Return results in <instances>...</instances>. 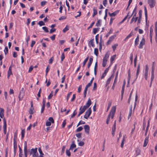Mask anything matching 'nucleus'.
Segmentation results:
<instances>
[{
  "mask_svg": "<svg viewBox=\"0 0 157 157\" xmlns=\"http://www.w3.org/2000/svg\"><path fill=\"white\" fill-rule=\"evenodd\" d=\"M91 108H90L86 112L85 115H84V117L87 119L90 117L91 113Z\"/></svg>",
  "mask_w": 157,
  "mask_h": 157,
  "instance_id": "1",
  "label": "nucleus"
},
{
  "mask_svg": "<svg viewBox=\"0 0 157 157\" xmlns=\"http://www.w3.org/2000/svg\"><path fill=\"white\" fill-rule=\"evenodd\" d=\"M147 3L151 8H153L156 3L155 0H147Z\"/></svg>",
  "mask_w": 157,
  "mask_h": 157,
  "instance_id": "2",
  "label": "nucleus"
},
{
  "mask_svg": "<svg viewBox=\"0 0 157 157\" xmlns=\"http://www.w3.org/2000/svg\"><path fill=\"white\" fill-rule=\"evenodd\" d=\"M113 109H112L111 110V111L109 113V114L110 115V117L111 116V117L112 119H113L114 117L116 109V106L113 107Z\"/></svg>",
  "mask_w": 157,
  "mask_h": 157,
  "instance_id": "3",
  "label": "nucleus"
},
{
  "mask_svg": "<svg viewBox=\"0 0 157 157\" xmlns=\"http://www.w3.org/2000/svg\"><path fill=\"white\" fill-rule=\"evenodd\" d=\"M86 109L85 106H84L83 107L81 106L79 110L80 111L79 113L78 117L81 114L83 113L85 111Z\"/></svg>",
  "mask_w": 157,
  "mask_h": 157,
  "instance_id": "4",
  "label": "nucleus"
},
{
  "mask_svg": "<svg viewBox=\"0 0 157 157\" xmlns=\"http://www.w3.org/2000/svg\"><path fill=\"white\" fill-rule=\"evenodd\" d=\"M3 131L4 133L5 134L6 133V119L4 118L3 119Z\"/></svg>",
  "mask_w": 157,
  "mask_h": 157,
  "instance_id": "5",
  "label": "nucleus"
},
{
  "mask_svg": "<svg viewBox=\"0 0 157 157\" xmlns=\"http://www.w3.org/2000/svg\"><path fill=\"white\" fill-rule=\"evenodd\" d=\"M150 40L151 43H152V34L153 33V28L152 26H151L150 27Z\"/></svg>",
  "mask_w": 157,
  "mask_h": 157,
  "instance_id": "6",
  "label": "nucleus"
},
{
  "mask_svg": "<svg viewBox=\"0 0 157 157\" xmlns=\"http://www.w3.org/2000/svg\"><path fill=\"white\" fill-rule=\"evenodd\" d=\"M145 39L143 38L140 42V44L139 46V48L140 49H141L143 48V46L145 44Z\"/></svg>",
  "mask_w": 157,
  "mask_h": 157,
  "instance_id": "7",
  "label": "nucleus"
},
{
  "mask_svg": "<svg viewBox=\"0 0 157 157\" xmlns=\"http://www.w3.org/2000/svg\"><path fill=\"white\" fill-rule=\"evenodd\" d=\"M13 66V64H11L9 68V70L8 71L7 78H9L10 76L11 75H12V71H11V68Z\"/></svg>",
  "mask_w": 157,
  "mask_h": 157,
  "instance_id": "8",
  "label": "nucleus"
},
{
  "mask_svg": "<svg viewBox=\"0 0 157 157\" xmlns=\"http://www.w3.org/2000/svg\"><path fill=\"white\" fill-rule=\"evenodd\" d=\"M84 128L85 129V132L87 133V134H89V133L90 131V127L88 125H85L84 127Z\"/></svg>",
  "mask_w": 157,
  "mask_h": 157,
  "instance_id": "9",
  "label": "nucleus"
},
{
  "mask_svg": "<svg viewBox=\"0 0 157 157\" xmlns=\"http://www.w3.org/2000/svg\"><path fill=\"white\" fill-rule=\"evenodd\" d=\"M24 154L25 157H27V142L26 141L25 142V146H24Z\"/></svg>",
  "mask_w": 157,
  "mask_h": 157,
  "instance_id": "10",
  "label": "nucleus"
},
{
  "mask_svg": "<svg viewBox=\"0 0 157 157\" xmlns=\"http://www.w3.org/2000/svg\"><path fill=\"white\" fill-rule=\"evenodd\" d=\"M91 101L90 99L89 98L86 104V105H84V106H85L86 107L87 109L91 105Z\"/></svg>",
  "mask_w": 157,
  "mask_h": 157,
  "instance_id": "11",
  "label": "nucleus"
},
{
  "mask_svg": "<svg viewBox=\"0 0 157 157\" xmlns=\"http://www.w3.org/2000/svg\"><path fill=\"white\" fill-rule=\"evenodd\" d=\"M155 40L157 41V22L155 23Z\"/></svg>",
  "mask_w": 157,
  "mask_h": 157,
  "instance_id": "12",
  "label": "nucleus"
},
{
  "mask_svg": "<svg viewBox=\"0 0 157 157\" xmlns=\"http://www.w3.org/2000/svg\"><path fill=\"white\" fill-rule=\"evenodd\" d=\"M119 13L118 10H116L112 13H109V14L111 17L115 16Z\"/></svg>",
  "mask_w": 157,
  "mask_h": 157,
  "instance_id": "13",
  "label": "nucleus"
},
{
  "mask_svg": "<svg viewBox=\"0 0 157 157\" xmlns=\"http://www.w3.org/2000/svg\"><path fill=\"white\" fill-rule=\"evenodd\" d=\"M4 110L2 108H0V117L2 118L4 117Z\"/></svg>",
  "mask_w": 157,
  "mask_h": 157,
  "instance_id": "14",
  "label": "nucleus"
},
{
  "mask_svg": "<svg viewBox=\"0 0 157 157\" xmlns=\"http://www.w3.org/2000/svg\"><path fill=\"white\" fill-rule=\"evenodd\" d=\"M148 137H146L145 138L144 141V143L143 144L144 147H145L147 145L148 141Z\"/></svg>",
  "mask_w": 157,
  "mask_h": 157,
  "instance_id": "15",
  "label": "nucleus"
},
{
  "mask_svg": "<svg viewBox=\"0 0 157 157\" xmlns=\"http://www.w3.org/2000/svg\"><path fill=\"white\" fill-rule=\"evenodd\" d=\"M140 70V64H138L137 67L136 73V79L137 78V77L139 74Z\"/></svg>",
  "mask_w": 157,
  "mask_h": 157,
  "instance_id": "16",
  "label": "nucleus"
},
{
  "mask_svg": "<svg viewBox=\"0 0 157 157\" xmlns=\"http://www.w3.org/2000/svg\"><path fill=\"white\" fill-rule=\"evenodd\" d=\"M113 76V75H112L107 80L105 84V86H106L109 84L110 82L112 79V78Z\"/></svg>",
  "mask_w": 157,
  "mask_h": 157,
  "instance_id": "17",
  "label": "nucleus"
},
{
  "mask_svg": "<svg viewBox=\"0 0 157 157\" xmlns=\"http://www.w3.org/2000/svg\"><path fill=\"white\" fill-rule=\"evenodd\" d=\"M138 17H133L132 18L131 20L130 23L131 24L133 21H134L135 22H136L137 20V19Z\"/></svg>",
  "mask_w": 157,
  "mask_h": 157,
  "instance_id": "18",
  "label": "nucleus"
},
{
  "mask_svg": "<svg viewBox=\"0 0 157 157\" xmlns=\"http://www.w3.org/2000/svg\"><path fill=\"white\" fill-rule=\"evenodd\" d=\"M37 152V148H32L30 152V154H33V153H36Z\"/></svg>",
  "mask_w": 157,
  "mask_h": 157,
  "instance_id": "19",
  "label": "nucleus"
},
{
  "mask_svg": "<svg viewBox=\"0 0 157 157\" xmlns=\"http://www.w3.org/2000/svg\"><path fill=\"white\" fill-rule=\"evenodd\" d=\"M94 39L91 40L89 42V44L92 46L93 47H94L95 46L94 44Z\"/></svg>",
  "mask_w": 157,
  "mask_h": 157,
  "instance_id": "20",
  "label": "nucleus"
},
{
  "mask_svg": "<svg viewBox=\"0 0 157 157\" xmlns=\"http://www.w3.org/2000/svg\"><path fill=\"white\" fill-rule=\"evenodd\" d=\"M144 13H145V19L147 21V11L146 9V8L145 6H144Z\"/></svg>",
  "mask_w": 157,
  "mask_h": 157,
  "instance_id": "21",
  "label": "nucleus"
},
{
  "mask_svg": "<svg viewBox=\"0 0 157 157\" xmlns=\"http://www.w3.org/2000/svg\"><path fill=\"white\" fill-rule=\"evenodd\" d=\"M93 11H94V13H93V15L92 16L93 17H94V16L96 15L97 14V13H98L97 11V9L96 8L94 7Z\"/></svg>",
  "mask_w": 157,
  "mask_h": 157,
  "instance_id": "22",
  "label": "nucleus"
},
{
  "mask_svg": "<svg viewBox=\"0 0 157 157\" xmlns=\"http://www.w3.org/2000/svg\"><path fill=\"white\" fill-rule=\"evenodd\" d=\"M149 67L147 65H146L144 74H148Z\"/></svg>",
  "mask_w": 157,
  "mask_h": 157,
  "instance_id": "23",
  "label": "nucleus"
},
{
  "mask_svg": "<svg viewBox=\"0 0 157 157\" xmlns=\"http://www.w3.org/2000/svg\"><path fill=\"white\" fill-rule=\"evenodd\" d=\"M132 106L131 105L130 107V110L129 111V113L128 114V118H129V117H131L132 114Z\"/></svg>",
  "mask_w": 157,
  "mask_h": 157,
  "instance_id": "24",
  "label": "nucleus"
},
{
  "mask_svg": "<svg viewBox=\"0 0 157 157\" xmlns=\"http://www.w3.org/2000/svg\"><path fill=\"white\" fill-rule=\"evenodd\" d=\"M17 132H15L14 133L13 141H17Z\"/></svg>",
  "mask_w": 157,
  "mask_h": 157,
  "instance_id": "25",
  "label": "nucleus"
},
{
  "mask_svg": "<svg viewBox=\"0 0 157 157\" xmlns=\"http://www.w3.org/2000/svg\"><path fill=\"white\" fill-rule=\"evenodd\" d=\"M139 36H138L136 39L135 40V43L136 45H137L138 44V42L139 41Z\"/></svg>",
  "mask_w": 157,
  "mask_h": 157,
  "instance_id": "26",
  "label": "nucleus"
},
{
  "mask_svg": "<svg viewBox=\"0 0 157 157\" xmlns=\"http://www.w3.org/2000/svg\"><path fill=\"white\" fill-rule=\"evenodd\" d=\"M76 147V145L74 144V142L73 141L72 142V144L70 146V149Z\"/></svg>",
  "mask_w": 157,
  "mask_h": 157,
  "instance_id": "27",
  "label": "nucleus"
},
{
  "mask_svg": "<svg viewBox=\"0 0 157 157\" xmlns=\"http://www.w3.org/2000/svg\"><path fill=\"white\" fill-rule=\"evenodd\" d=\"M25 130L23 129L22 130L21 132V139H23V138L25 136Z\"/></svg>",
  "mask_w": 157,
  "mask_h": 157,
  "instance_id": "28",
  "label": "nucleus"
},
{
  "mask_svg": "<svg viewBox=\"0 0 157 157\" xmlns=\"http://www.w3.org/2000/svg\"><path fill=\"white\" fill-rule=\"evenodd\" d=\"M133 35V33L131 32L124 39V41H126L127 39H128L129 37Z\"/></svg>",
  "mask_w": 157,
  "mask_h": 157,
  "instance_id": "29",
  "label": "nucleus"
},
{
  "mask_svg": "<svg viewBox=\"0 0 157 157\" xmlns=\"http://www.w3.org/2000/svg\"><path fill=\"white\" fill-rule=\"evenodd\" d=\"M69 30V27L67 25L66 27L63 29V33L66 32L67 31Z\"/></svg>",
  "mask_w": 157,
  "mask_h": 157,
  "instance_id": "30",
  "label": "nucleus"
},
{
  "mask_svg": "<svg viewBox=\"0 0 157 157\" xmlns=\"http://www.w3.org/2000/svg\"><path fill=\"white\" fill-rule=\"evenodd\" d=\"M99 28H94L93 29V32L94 34H95L99 31Z\"/></svg>",
  "mask_w": 157,
  "mask_h": 157,
  "instance_id": "31",
  "label": "nucleus"
},
{
  "mask_svg": "<svg viewBox=\"0 0 157 157\" xmlns=\"http://www.w3.org/2000/svg\"><path fill=\"white\" fill-rule=\"evenodd\" d=\"M113 31V29H111L109 32L106 35V37H107L110 34L112 33Z\"/></svg>",
  "mask_w": 157,
  "mask_h": 157,
  "instance_id": "32",
  "label": "nucleus"
},
{
  "mask_svg": "<svg viewBox=\"0 0 157 157\" xmlns=\"http://www.w3.org/2000/svg\"><path fill=\"white\" fill-rule=\"evenodd\" d=\"M137 60V56L136 55L134 59V66L135 67H136V62Z\"/></svg>",
  "mask_w": 157,
  "mask_h": 157,
  "instance_id": "33",
  "label": "nucleus"
},
{
  "mask_svg": "<svg viewBox=\"0 0 157 157\" xmlns=\"http://www.w3.org/2000/svg\"><path fill=\"white\" fill-rule=\"evenodd\" d=\"M101 20H98L96 24V26L99 27L101 25Z\"/></svg>",
  "mask_w": 157,
  "mask_h": 157,
  "instance_id": "34",
  "label": "nucleus"
},
{
  "mask_svg": "<svg viewBox=\"0 0 157 157\" xmlns=\"http://www.w3.org/2000/svg\"><path fill=\"white\" fill-rule=\"evenodd\" d=\"M38 24L40 26H42V25H45V23H44V22L42 21H40L38 23Z\"/></svg>",
  "mask_w": 157,
  "mask_h": 157,
  "instance_id": "35",
  "label": "nucleus"
},
{
  "mask_svg": "<svg viewBox=\"0 0 157 157\" xmlns=\"http://www.w3.org/2000/svg\"><path fill=\"white\" fill-rule=\"evenodd\" d=\"M116 56V55H115L111 57L110 59V62L111 63H112V62L114 60Z\"/></svg>",
  "mask_w": 157,
  "mask_h": 157,
  "instance_id": "36",
  "label": "nucleus"
},
{
  "mask_svg": "<svg viewBox=\"0 0 157 157\" xmlns=\"http://www.w3.org/2000/svg\"><path fill=\"white\" fill-rule=\"evenodd\" d=\"M89 57H87L85 59L84 61L83 62V67H84L85 66L86 63Z\"/></svg>",
  "mask_w": 157,
  "mask_h": 157,
  "instance_id": "37",
  "label": "nucleus"
},
{
  "mask_svg": "<svg viewBox=\"0 0 157 157\" xmlns=\"http://www.w3.org/2000/svg\"><path fill=\"white\" fill-rule=\"evenodd\" d=\"M42 29L46 33H48L49 31L48 30L47 27L45 26H44L42 27Z\"/></svg>",
  "mask_w": 157,
  "mask_h": 157,
  "instance_id": "38",
  "label": "nucleus"
},
{
  "mask_svg": "<svg viewBox=\"0 0 157 157\" xmlns=\"http://www.w3.org/2000/svg\"><path fill=\"white\" fill-rule=\"evenodd\" d=\"M94 54L97 56L98 54V49L95 48L94 49Z\"/></svg>",
  "mask_w": 157,
  "mask_h": 157,
  "instance_id": "39",
  "label": "nucleus"
},
{
  "mask_svg": "<svg viewBox=\"0 0 157 157\" xmlns=\"http://www.w3.org/2000/svg\"><path fill=\"white\" fill-rule=\"evenodd\" d=\"M33 110L34 108H30L29 111V113L31 115L33 113Z\"/></svg>",
  "mask_w": 157,
  "mask_h": 157,
  "instance_id": "40",
  "label": "nucleus"
},
{
  "mask_svg": "<svg viewBox=\"0 0 157 157\" xmlns=\"http://www.w3.org/2000/svg\"><path fill=\"white\" fill-rule=\"evenodd\" d=\"M118 45V44H116L112 46V47L113 49V51H114L117 47Z\"/></svg>",
  "mask_w": 157,
  "mask_h": 157,
  "instance_id": "41",
  "label": "nucleus"
},
{
  "mask_svg": "<svg viewBox=\"0 0 157 157\" xmlns=\"http://www.w3.org/2000/svg\"><path fill=\"white\" fill-rule=\"evenodd\" d=\"M83 128L82 127H80L77 128L76 130V132H80L82 130Z\"/></svg>",
  "mask_w": 157,
  "mask_h": 157,
  "instance_id": "42",
  "label": "nucleus"
},
{
  "mask_svg": "<svg viewBox=\"0 0 157 157\" xmlns=\"http://www.w3.org/2000/svg\"><path fill=\"white\" fill-rule=\"evenodd\" d=\"M124 137L121 143V147L122 148L123 147L124 144V142L125 141Z\"/></svg>",
  "mask_w": 157,
  "mask_h": 157,
  "instance_id": "43",
  "label": "nucleus"
},
{
  "mask_svg": "<svg viewBox=\"0 0 157 157\" xmlns=\"http://www.w3.org/2000/svg\"><path fill=\"white\" fill-rule=\"evenodd\" d=\"M13 147L14 149H17V141H13Z\"/></svg>",
  "mask_w": 157,
  "mask_h": 157,
  "instance_id": "44",
  "label": "nucleus"
},
{
  "mask_svg": "<svg viewBox=\"0 0 157 157\" xmlns=\"http://www.w3.org/2000/svg\"><path fill=\"white\" fill-rule=\"evenodd\" d=\"M142 10H140L139 11V18H140V19L142 18Z\"/></svg>",
  "mask_w": 157,
  "mask_h": 157,
  "instance_id": "45",
  "label": "nucleus"
},
{
  "mask_svg": "<svg viewBox=\"0 0 157 157\" xmlns=\"http://www.w3.org/2000/svg\"><path fill=\"white\" fill-rule=\"evenodd\" d=\"M48 120L49 121L51 122V123H53L54 122V120L53 118L52 117H49V118H48Z\"/></svg>",
  "mask_w": 157,
  "mask_h": 157,
  "instance_id": "46",
  "label": "nucleus"
},
{
  "mask_svg": "<svg viewBox=\"0 0 157 157\" xmlns=\"http://www.w3.org/2000/svg\"><path fill=\"white\" fill-rule=\"evenodd\" d=\"M8 49L7 46H6L5 48V49L4 50V52H5V53L6 55L8 52Z\"/></svg>",
  "mask_w": 157,
  "mask_h": 157,
  "instance_id": "47",
  "label": "nucleus"
},
{
  "mask_svg": "<svg viewBox=\"0 0 157 157\" xmlns=\"http://www.w3.org/2000/svg\"><path fill=\"white\" fill-rule=\"evenodd\" d=\"M76 110L75 109L74 111V112H73V114L72 115V116L71 117V118H73L74 116H75V115H76V114L77 113V112L76 111Z\"/></svg>",
  "mask_w": 157,
  "mask_h": 157,
  "instance_id": "48",
  "label": "nucleus"
},
{
  "mask_svg": "<svg viewBox=\"0 0 157 157\" xmlns=\"http://www.w3.org/2000/svg\"><path fill=\"white\" fill-rule=\"evenodd\" d=\"M109 56V54L108 52H107L105 54L104 57L108 59Z\"/></svg>",
  "mask_w": 157,
  "mask_h": 157,
  "instance_id": "49",
  "label": "nucleus"
},
{
  "mask_svg": "<svg viewBox=\"0 0 157 157\" xmlns=\"http://www.w3.org/2000/svg\"><path fill=\"white\" fill-rule=\"evenodd\" d=\"M115 36V35L109 37V39L112 41L114 39Z\"/></svg>",
  "mask_w": 157,
  "mask_h": 157,
  "instance_id": "50",
  "label": "nucleus"
},
{
  "mask_svg": "<svg viewBox=\"0 0 157 157\" xmlns=\"http://www.w3.org/2000/svg\"><path fill=\"white\" fill-rule=\"evenodd\" d=\"M72 92H70L69 93H68L67 95V101H68L69 97L71 96V95Z\"/></svg>",
  "mask_w": 157,
  "mask_h": 157,
  "instance_id": "51",
  "label": "nucleus"
},
{
  "mask_svg": "<svg viewBox=\"0 0 157 157\" xmlns=\"http://www.w3.org/2000/svg\"><path fill=\"white\" fill-rule=\"evenodd\" d=\"M49 67V66L48 65L47 66V68H46V75H47L48 72V71H49V69H50V67Z\"/></svg>",
  "mask_w": 157,
  "mask_h": 157,
  "instance_id": "52",
  "label": "nucleus"
},
{
  "mask_svg": "<svg viewBox=\"0 0 157 157\" xmlns=\"http://www.w3.org/2000/svg\"><path fill=\"white\" fill-rule=\"evenodd\" d=\"M44 108H45L44 103L43 104V105L42 106L41 109V113H42L44 112Z\"/></svg>",
  "mask_w": 157,
  "mask_h": 157,
  "instance_id": "53",
  "label": "nucleus"
},
{
  "mask_svg": "<svg viewBox=\"0 0 157 157\" xmlns=\"http://www.w3.org/2000/svg\"><path fill=\"white\" fill-rule=\"evenodd\" d=\"M110 115H108V117H107V120H106V124H109V120H110Z\"/></svg>",
  "mask_w": 157,
  "mask_h": 157,
  "instance_id": "54",
  "label": "nucleus"
},
{
  "mask_svg": "<svg viewBox=\"0 0 157 157\" xmlns=\"http://www.w3.org/2000/svg\"><path fill=\"white\" fill-rule=\"evenodd\" d=\"M66 154L68 156H71V152L70 151L68 150H66Z\"/></svg>",
  "mask_w": 157,
  "mask_h": 157,
  "instance_id": "55",
  "label": "nucleus"
},
{
  "mask_svg": "<svg viewBox=\"0 0 157 157\" xmlns=\"http://www.w3.org/2000/svg\"><path fill=\"white\" fill-rule=\"evenodd\" d=\"M65 58V56L64 53H63L61 56V61L62 62Z\"/></svg>",
  "mask_w": 157,
  "mask_h": 157,
  "instance_id": "56",
  "label": "nucleus"
},
{
  "mask_svg": "<svg viewBox=\"0 0 157 157\" xmlns=\"http://www.w3.org/2000/svg\"><path fill=\"white\" fill-rule=\"evenodd\" d=\"M54 58L53 57H51L49 59V63L50 64H51L52 62L53 61V60H54Z\"/></svg>",
  "mask_w": 157,
  "mask_h": 157,
  "instance_id": "57",
  "label": "nucleus"
},
{
  "mask_svg": "<svg viewBox=\"0 0 157 157\" xmlns=\"http://www.w3.org/2000/svg\"><path fill=\"white\" fill-rule=\"evenodd\" d=\"M56 30V29L55 28H52L50 29L49 33H52L55 32Z\"/></svg>",
  "mask_w": 157,
  "mask_h": 157,
  "instance_id": "58",
  "label": "nucleus"
},
{
  "mask_svg": "<svg viewBox=\"0 0 157 157\" xmlns=\"http://www.w3.org/2000/svg\"><path fill=\"white\" fill-rule=\"evenodd\" d=\"M51 124V123L50 121H47L46 123V125L47 126H50Z\"/></svg>",
  "mask_w": 157,
  "mask_h": 157,
  "instance_id": "59",
  "label": "nucleus"
},
{
  "mask_svg": "<svg viewBox=\"0 0 157 157\" xmlns=\"http://www.w3.org/2000/svg\"><path fill=\"white\" fill-rule=\"evenodd\" d=\"M33 157H38V154L37 152L36 153H33Z\"/></svg>",
  "mask_w": 157,
  "mask_h": 157,
  "instance_id": "60",
  "label": "nucleus"
},
{
  "mask_svg": "<svg viewBox=\"0 0 157 157\" xmlns=\"http://www.w3.org/2000/svg\"><path fill=\"white\" fill-rule=\"evenodd\" d=\"M84 144V143L82 141H80L78 144V145L79 146H82Z\"/></svg>",
  "mask_w": 157,
  "mask_h": 157,
  "instance_id": "61",
  "label": "nucleus"
},
{
  "mask_svg": "<svg viewBox=\"0 0 157 157\" xmlns=\"http://www.w3.org/2000/svg\"><path fill=\"white\" fill-rule=\"evenodd\" d=\"M66 123V120H65L63 121L62 124V127L63 128L65 126Z\"/></svg>",
  "mask_w": 157,
  "mask_h": 157,
  "instance_id": "62",
  "label": "nucleus"
},
{
  "mask_svg": "<svg viewBox=\"0 0 157 157\" xmlns=\"http://www.w3.org/2000/svg\"><path fill=\"white\" fill-rule=\"evenodd\" d=\"M53 96V93L52 91V92L48 96V98L49 99L52 98Z\"/></svg>",
  "mask_w": 157,
  "mask_h": 157,
  "instance_id": "63",
  "label": "nucleus"
},
{
  "mask_svg": "<svg viewBox=\"0 0 157 157\" xmlns=\"http://www.w3.org/2000/svg\"><path fill=\"white\" fill-rule=\"evenodd\" d=\"M81 133H78L76 134V136L78 138H80L81 137Z\"/></svg>",
  "mask_w": 157,
  "mask_h": 157,
  "instance_id": "64",
  "label": "nucleus"
}]
</instances>
